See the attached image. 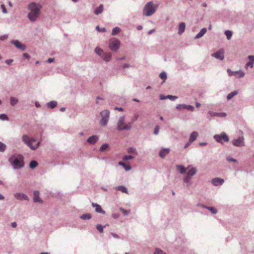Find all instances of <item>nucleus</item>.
<instances>
[{"instance_id": "b1692460", "label": "nucleus", "mask_w": 254, "mask_h": 254, "mask_svg": "<svg viewBox=\"0 0 254 254\" xmlns=\"http://www.w3.org/2000/svg\"><path fill=\"white\" fill-rule=\"evenodd\" d=\"M206 32V29L204 28L195 37V39H198L201 37Z\"/></svg>"}, {"instance_id": "9d476101", "label": "nucleus", "mask_w": 254, "mask_h": 254, "mask_svg": "<svg viewBox=\"0 0 254 254\" xmlns=\"http://www.w3.org/2000/svg\"><path fill=\"white\" fill-rule=\"evenodd\" d=\"M196 173V169L194 168L190 169L187 173V176L184 179L185 183H188L189 182L191 178Z\"/></svg>"}, {"instance_id": "e433bc0d", "label": "nucleus", "mask_w": 254, "mask_h": 254, "mask_svg": "<svg viewBox=\"0 0 254 254\" xmlns=\"http://www.w3.org/2000/svg\"><path fill=\"white\" fill-rule=\"evenodd\" d=\"M109 147V145L107 143H104L100 147V150L101 151V152H103V151H105V150H106Z\"/></svg>"}, {"instance_id": "603ef678", "label": "nucleus", "mask_w": 254, "mask_h": 254, "mask_svg": "<svg viewBox=\"0 0 254 254\" xmlns=\"http://www.w3.org/2000/svg\"><path fill=\"white\" fill-rule=\"evenodd\" d=\"M185 104H179L177 106L176 108L179 110H181L185 108Z\"/></svg>"}, {"instance_id": "bf43d9fd", "label": "nucleus", "mask_w": 254, "mask_h": 254, "mask_svg": "<svg viewBox=\"0 0 254 254\" xmlns=\"http://www.w3.org/2000/svg\"><path fill=\"white\" fill-rule=\"evenodd\" d=\"M120 215L118 213H113L112 214V217L115 219H117L119 218Z\"/></svg>"}, {"instance_id": "4c0bfd02", "label": "nucleus", "mask_w": 254, "mask_h": 254, "mask_svg": "<svg viewBox=\"0 0 254 254\" xmlns=\"http://www.w3.org/2000/svg\"><path fill=\"white\" fill-rule=\"evenodd\" d=\"M80 218L83 220L89 219L91 218V215L90 214H85L81 215Z\"/></svg>"}, {"instance_id": "393cba45", "label": "nucleus", "mask_w": 254, "mask_h": 254, "mask_svg": "<svg viewBox=\"0 0 254 254\" xmlns=\"http://www.w3.org/2000/svg\"><path fill=\"white\" fill-rule=\"evenodd\" d=\"M95 52L101 57H102L103 55L104 54V52H103V50L99 48V47L95 48Z\"/></svg>"}, {"instance_id": "2eb2a0df", "label": "nucleus", "mask_w": 254, "mask_h": 254, "mask_svg": "<svg viewBox=\"0 0 254 254\" xmlns=\"http://www.w3.org/2000/svg\"><path fill=\"white\" fill-rule=\"evenodd\" d=\"M11 43L14 45L16 48L21 49L22 51H24L25 49V46L17 40H12Z\"/></svg>"}, {"instance_id": "9b49d317", "label": "nucleus", "mask_w": 254, "mask_h": 254, "mask_svg": "<svg viewBox=\"0 0 254 254\" xmlns=\"http://www.w3.org/2000/svg\"><path fill=\"white\" fill-rule=\"evenodd\" d=\"M212 56L219 60H223L224 59V51L223 50H219L216 53L212 54Z\"/></svg>"}, {"instance_id": "f704fd0d", "label": "nucleus", "mask_w": 254, "mask_h": 254, "mask_svg": "<svg viewBox=\"0 0 254 254\" xmlns=\"http://www.w3.org/2000/svg\"><path fill=\"white\" fill-rule=\"evenodd\" d=\"M121 31V29L118 27L114 28L112 32V34L113 35H115L118 33H119Z\"/></svg>"}, {"instance_id": "3c124183", "label": "nucleus", "mask_w": 254, "mask_h": 254, "mask_svg": "<svg viewBox=\"0 0 254 254\" xmlns=\"http://www.w3.org/2000/svg\"><path fill=\"white\" fill-rule=\"evenodd\" d=\"M120 210L122 211V212L123 213V214L125 215H127L129 213V211L127 210H125L122 208H120Z\"/></svg>"}, {"instance_id": "20e7f679", "label": "nucleus", "mask_w": 254, "mask_h": 254, "mask_svg": "<svg viewBox=\"0 0 254 254\" xmlns=\"http://www.w3.org/2000/svg\"><path fill=\"white\" fill-rule=\"evenodd\" d=\"M9 161L15 169L20 168L24 165L21 156H12L9 159Z\"/></svg>"}, {"instance_id": "a19ab883", "label": "nucleus", "mask_w": 254, "mask_h": 254, "mask_svg": "<svg viewBox=\"0 0 254 254\" xmlns=\"http://www.w3.org/2000/svg\"><path fill=\"white\" fill-rule=\"evenodd\" d=\"M227 71L230 76L236 75V71H233L230 68H228Z\"/></svg>"}, {"instance_id": "ea45409f", "label": "nucleus", "mask_w": 254, "mask_h": 254, "mask_svg": "<svg viewBox=\"0 0 254 254\" xmlns=\"http://www.w3.org/2000/svg\"><path fill=\"white\" fill-rule=\"evenodd\" d=\"M5 148L6 145L1 142H0V151L3 152L5 150Z\"/></svg>"}, {"instance_id": "13d9d810", "label": "nucleus", "mask_w": 254, "mask_h": 254, "mask_svg": "<svg viewBox=\"0 0 254 254\" xmlns=\"http://www.w3.org/2000/svg\"><path fill=\"white\" fill-rule=\"evenodd\" d=\"M1 7L2 8V12L3 13H6L7 12V10H6V9L4 6V5L3 4H1Z\"/></svg>"}, {"instance_id": "bb28decb", "label": "nucleus", "mask_w": 254, "mask_h": 254, "mask_svg": "<svg viewBox=\"0 0 254 254\" xmlns=\"http://www.w3.org/2000/svg\"><path fill=\"white\" fill-rule=\"evenodd\" d=\"M57 105V102L56 101H50V102H49L48 104H47V106L49 108H54L55 107H56Z\"/></svg>"}, {"instance_id": "864d4df0", "label": "nucleus", "mask_w": 254, "mask_h": 254, "mask_svg": "<svg viewBox=\"0 0 254 254\" xmlns=\"http://www.w3.org/2000/svg\"><path fill=\"white\" fill-rule=\"evenodd\" d=\"M138 118V115H134V116H133L132 119V122H131V124L134 122H135L137 120Z\"/></svg>"}, {"instance_id": "473e14b6", "label": "nucleus", "mask_w": 254, "mask_h": 254, "mask_svg": "<svg viewBox=\"0 0 254 254\" xmlns=\"http://www.w3.org/2000/svg\"><path fill=\"white\" fill-rule=\"evenodd\" d=\"M244 75H245V73L243 71H242L241 70H240L239 71H236V76L237 78L243 77L244 76Z\"/></svg>"}, {"instance_id": "c85d7f7f", "label": "nucleus", "mask_w": 254, "mask_h": 254, "mask_svg": "<svg viewBox=\"0 0 254 254\" xmlns=\"http://www.w3.org/2000/svg\"><path fill=\"white\" fill-rule=\"evenodd\" d=\"M103 6L102 5H100L98 7H97L95 10L94 12L96 15H98L99 14L101 13L103 11Z\"/></svg>"}, {"instance_id": "37998d69", "label": "nucleus", "mask_w": 254, "mask_h": 254, "mask_svg": "<svg viewBox=\"0 0 254 254\" xmlns=\"http://www.w3.org/2000/svg\"><path fill=\"white\" fill-rule=\"evenodd\" d=\"M97 229L100 232L103 233V227L100 225L98 224L96 226Z\"/></svg>"}, {"instance_id": "de8ad7c7", "label": "nucleus", "mask_w": 254, "mask_h": 254, "mask_svg": "<svg viewBox=\"0 0 254 254\" xmlns=\"http://www.w3.org/2000/svg\"><path fill=\"white\" fill-rule=\"evenodd\" d=\"M226 160L228 162H237V160L233 158H232L231 157H230V156H228L226 158Z\"/></svg>"}, {"instance_id": "680f3d73", "label": "nucleus", "mask_w": 254, "mask_h": 254, "mask_svg": "<svg viewBox=\"0 0 254 254\" xmlns=\"http://www.w3.org/2000/svg\"><path fill=\"white\" fill-rule=\"evenodd\" d=\"M13 62V60H7L5 61V63L7 64H10Z\"/></svg>"}, {"instance_id": "dca6fc26", "label": "nucleus", "mask_w": 254, "mask_h": 254, "mask_svg": "<svg viewBox=\"0 0 254 254\" xmlns=\"http://www.w3.org/2000/svg\"><path fill=\"white\" fill-rule=\"evenodd\" d=\"M91 204L93 207L95 208L96 212L98 213H102L104 214L105 213V212L104 210H103V209L101 208V206L100 205L93 202H92Z\"/></svg>"}, {"instance_id": "8fccbe9b", "label": "nucleus", "mask_w": 254, "mask_h": 254, "mask_svg": "<svg viewBox=\"0 0 254 254\" xmlns=\"http://www.w3.org/2000/svg\"><path fill=\"white\" fill-rule=\"evenodd\" d=\"M167 99H169L171 100H175L178 98L177 96H172V95H168L167 96Z\"/></svg>"}, {"instance_id": "6ab92c4d", "label": "nucleus", "mask_w": 254, "mask_h": 254, "mask_svg": "<svg viewBox=\"0 0 254 254\" xmlns=\"http://www.w3.org/2000/svg\"><path fill=\"white\" fill-rule=\"evenodd\" d=\"M98 139V136L93 135L88 138L87 141L89 143L94 144L97 141Z\"/></svg>"}, {"instance_id": "5fc2aeb1", "label": "nucleus", "mask_w": 254, "mask_h": 254, "mask_svg": "<svg viewBox=\"0 0 254 254\" xmlns=\"http://www.w3.org/2000/svg\"><path fill=\"white\" fill-rule=\"evenodd\" d=\"M160 127L158 126H157L155 127L154 133L155 134H157L158 133Z\"/></svg>"}, {"instance_id": "79ce46f5", "label": "nucleus", "mask_w": 254, "mask_h": 254, "mask_svg": "<svg viewBox=\"0 0 254 254\" xmlns=\"http://www.w3.org/2000/svg\"><path fill=\"white\" fill-rule=\"evenodd\" d=\"M134 157L132 155H126L123 157V160L127 161V160L132 159Z\"/></svg>"}, {"instance_id": "f3484780", "label": "nucleus", "mask_w": 254, "mask_h": 254, "mask_svg": "<svg viewBox=\"0 0 254 254\" xmlns=\"http://www.w3.org/2000/svg\"><path fill=\"white\" fill-rule=\"evenodd\" d=\"M33 200L35 202H42V200H41L40 197H39V192L38 191H35L34 192V197H33Z\"/></svg>"}, {"instance_id": "4d7b16f0", "label": "nucleus", "mask_w": 254, "mask_h": 254, "mask_svg": "<svg viewBox=\"0 0 254 254\" xmlns=\"http://www.w3.org/2000/svg\"><path fill=\"white\" fill-rule=\"evenodd\" d=\"M248 59L250 60L249 61L252 62L254 63V56H253V55L249 56Z\"/></svg>"}, {"instance_id": "0e129e2a", "label": "nucleus", "mask_w": 254, "mask_h": 254, "mask_svg": "<svg viewBox=\"0 0 254 254\" xmlns=\"http://www.w3.org/2000/svg\"><path fill=\"white\" fill-rule=\"evenodd\" d=\"M115 110H118L119 111H122L123 110V108L121 107H120V108L115 107Z\"/></svg>"}, {"instance_id": "aec40b11", "label": "nucleus", "mask_w": 254, "mask_h": 254, "mask_svg": "<svg viewBox=\"0 0 254 254\" xmlns=\"http://www.w3.org/2000/svg\"><path fill=\"white\" fill-rule=\"evenodd\" d=\"M197 136H198V133L197 132H196V131L192 132L190 136V139H189L190 142H192L193 141H194L196 139Z\"/></svg>"}, {"instance_id": "f8f14e48", "label": "nucleus", "mask_w": 254, "mask_h": 254, "mask_svg": "<svg viewBox=\"0 0 254 254\" xmlns=\"http://www.w3.org/2000/svg\"><path fill=\"white\" fill-rule=\"evenodd\" d=\"M224 183V180L220 178H215L211 180V183L215 186H221Z\"/></svg>"}, {"instance_id": "7c9ffc66", "label": "nucleus", "mask_w": 254, "mask_h": 254, "mask_svg": "<svg viewBox=\"0 0 254 254\" xmlns=\"http://www.w3.org/2000/svg\"><path fill=\"white\" fill-rule=\"evenodd\" d=\"M232 32L230 30H227L225 31V34L226 36L227 39L230 40L232 36Z\"/></svg>"}, {"instance_id": "1a4fd4ad", "label": "nucleus", "mask_w": 254, "mask_h": 254, "mask_svg": "<svg viewBox=\"0 0 254 254\" xmlns=\"http://www.w3.org/2000/svg\"><path fill=\"white\" fill-rule=\"evenodd\" d=\"M232 143L236 147L244 146L245 145L244 138L243 136H239L238 138L233 139Z\"/></svg>"}, {"instance_id": "e2e57ef3", "label": "nucleus", "mask_w": 254, "mask_h": 254, "mask_svg": "<svg viewBox=\"0 0 254 254\" xmlns=\"http://www.w3.org/2000/svg\"><path fill=\"white\" fill-rule=\"evenodd\" d=\"M23 57L25 58V59H28L29 58V56L28 54L27 53H24L23 54Z\"/></svg>"}, {"instance_id": "ddd939ff", "label": "nucleus", "mask_w": 254, "mask_h": 254, "mask_svg": "<svg viewBox=\"0 0 254 254\" xmlns=\"http://www.w3.org/2000/svg\"><path fill=\"white\" fill-rule=\"evenodd\" d=\"M209 114L211 117H218L220 118H225L227 114L224 112L217 113L213 111H209Z\"/></svg>"}, {"instance_id": "a878e982", "label": "nucleus", "mask_w": 254, "mask_h": 254, "mask_svg": "<svg viewBox=\"0 0 254 254\" xmlns=\"http://www.w3.org/2000/svg\"><path fill=\"white\" fill-rule=\"evenodd\" d=\"M118 164L119 165L123 166L126 171H129L131 169L129 165H127L122 162H119Z\"/></svg>"}, {"instance_id": "6e6d98bb", "label": "nucleus", "mask_w": 254, "mask_h": 254, "mask_svg": "<svg viewBox=\"0 0 254 254\" xmlns=\"http://www.w3.org/2000/svg\"><path fill=\"white\" fill-rule=\"evenodd\" d=\"M127 152L129 153H133L135 152V148L132 147H130L128 149Z\"/></svg>"}, {"instance_id": "a211bd4d", "label": "nucleus", "mask_w": 254, "mask_h": 254, "mask_svg": "<svg viewBox=\"0 0 254 254\" xmlns=\"http://www.w3.org/2000/svg\"><path fill=\"white\" fill-rule=\"evenodd\" d=\"M170 152V149L165 148L160 151L159 156L161 158H164Z\"/></svg>"}, {"instance_id": "58836bf2", "label": "nucleus", "mask_w": 254, "mask_h": 254, "mask_svg": "<svg viewBox=\"0 0 254 254\" xmlns=\"http://www.w3.org/2000/svg\"><path fill=\"white\" fill-rule=\"evenodd\" d=\"M159 77L162 79H163L164 81L167 78V74H166V72H162L160 74Z\"/></svg>"}, {"instance_id": "4468645a", "label": "nucleus", "mask_w": 254, "mask_h": 254, "mask_svg": "<svg viewBox=\"0 0 254 254\" xmlns=\"http://www.w3.org/2000/svg\"><path fill=\"white\" fill-rule=\"evenodd\" d=\"M14 196L15 198L18 200H28V196L22 193H16L14 194Z\"/></svg>"}, {"instance_id": "c756f323", "label": "nucleus", "mask_w": 254, "mask_h": 254, "mask_svg": "<svg viewBox=\"0 0 254 254\" xmlns=\"http://www.w3.org/2000/svg\"><path fill=\"white\" fill-rule=\"evenodd\" d=\"M10 104L12 106H14L18 103V99L15 97H11L10 98Z\"/></svg>"}, {"instance_id": "7ed1b4c3", "label": "nucleus", "mask_w": 254, "mask_h": 254, "mask_svg": "<svg viewBox=\"0 0 254 254\" xmlns=\"http://www.w3.org/2000/svg\"><path fill=\"white\" fill-rule=\"evenodd\" d=\"M157 6L152 1L148 2L144 8L143 14L147 16L152 15L156 11Z\"/></svg>"}, {"instance_id": "6e6552de", "label": "nucleus", "mask_w": 254, "mask_h": 254, "mask_svg": "<svg viewBox=\"0 0 254 254\" xmlns=\"http://www.w3.org/2000/svg\"><path fill=\"white\" fill-rule=\"evenodd\" d=\"M110 112L108 110H104L101 112V120L100 124L101 126H105L107 125L109 118Z\"/></svg>"}, {"instance_id": "f257e3e1", "label": "nucleus", "mask_w": 254, "mask_h": 254, "mask_svg": "<svg viewBox=\"0 0 254 254\" xmlns=\"http://www.w3.org/2000/svg\"><path fill=\"white\" fill-rule=\"evenodd\" d=\"M42 5L40 3L32 2L28 5V9L30 12L28 17L31 21H35L41 14V9Z\"/></svg>"}, {"instance_id": "5701e85b", "label": "nucleus", "mask_w": 254, "mask_h": 254, "mask_svg": "<svg viewBox=\"0 0 254 254\" xmlns=\"http://www.w3.org/2000/svg\"><path fill=\"white\" fill-rule=\"evenodd\" d=\"M238 93V91L236 90V91H234L230 93H229L227 96V99L228 100H230V99H231L234 96H236V95H237Z\"/></svg>"}, {"instance_id": "423d86ee", "label": "nucleus", "mask_w": 254, "mask_h": 254, "mask_svg": "<svg viewBox=\"0 0 254 254\" xmlns=\"http://www.w3.org/2000/svg\"><path fill=\"white\" fill-rule=\"evenodd\" d=\"M214 139L218 142L223 144L224 142H228L229 138L225 132H222L219 134H215L213 136Z\"/></svg>"}, {"instance_id": "f03ea898", "label": "nucleus", "mask_w": 254, "mask_h": 254, "mask_svg": "<svg viewBox=\"0 0 254 254\" xmlns=\"http://www.w3.org/2000/svg\"><path fill=\"white\" fill-rule=\"evenodd\" d=\"M22 140L32 150H35L39 146V142H37L35 139L33 138H30L27 135H24L22 136Z\"/></svg>"}, {"instance_id": "338daca9", "label": "nucleus", "mask_w": 254, "mask_h": 254, "mask_svg": "<svg viewBox=\"0 0 254 254\" xmlns=\"http://www.w3.org/2000/svg\"><path fill=\"white\" fill-rule=\"evenodd\" d=\"M54 61V59H52V58H49L48 60V63H52V62Z\"/></svg>"}, {"instance_id": "69168bd1", "label": "nucleus", "mask_w": 254, "mask_h": 254, "mask_svg": "<svg viewBox=\"0 0 254 254\" xmlns=\"http://www.w3.org/2000/svg\"><path fill=\"white\" fill-rule=\"evenodd\" d=\"M11 226H12V227L15 228L16 227V226H17V224H16V222H13L11 224Z\"/></svg>"}, {"instance_id": "c03bdc74", "label": "nucleus", "mask_w": 254, "mask_h": 254, "mask_svg": "<svg viewBox=\"0 0 254 254\" xmlns=\"http://www.w3.org/2000/svg\"><path fill=\"white\" fill-rule=\"evenodd\" d=\"M154 254H166L161 250H160L159 249H156L154 252Z\"/></svg>"}, {"instance_id": "72a5a7b5", "label": "nucleus", "mask_w": 254, "mask_h": 254, "mask_svg": "<svg viewBox=\"0 0 254 254\" xmlns=\"http://www.w3.org/2000/svg\"><path fill=\"white\" fill-rule=\"evenodd\" d=\"M117 189V190H120L123 192H125L126 193H128L127 189L124 186H119Z\"/></svg>"}, {"instance_id": "0eeeda50", "label": "nucleus", "mask_w": 254, "mask_h": 254, "mask_svg": "<svg viewBox=\"0 0 254 254\" xmlns=\"http://www.w3.org/2000/svg\"><path fill=\"white\" fill-rule=\"evenodd\" d=\"M120 46V42L119 40L116 38H112L110 39L109 44L110 49L113 51H117Z\"/></svg>"}, {"instance_id": "09e8293b", "label": "nucleus", "mask_w": 254, "mask_h": 254, "mask_svg": "<svg viewBox=\"0 0 254 254\" xmlns=\"http://www.w3.org/2000/svg\"><path fill=\"white\" fill-rule=\"evenodd\" d=\"M253 66H254V63L252 62H248L246 65H245V68H247V67L248 66H250L251 68L253 67Z\"/></svg>"}, {"instance_id": "2f4dec72", "label": "nucleus", "mask_w": 254, "mask_h": 254, "mask_svg": "<svg viewBox=\"0 0 254 254\" xmlns=\"http://www.w3.org/2000/svg\"><path fill=\"white\" fill-rule=\"evenodd\" d=\"M177 168L180 171L181 174H184L186 172V169L183 165H177Z\"/></svg>"}, {"instance_id": "39448f33", "label": "nucleus", "mask_w": 254, "mask_h": 254, "mask_svg": "<svg viewBox=\"0 0 254 254\" xmlns=\"http://www.w3.org/2000/svg\"><path fill=\"white\" fill-rule=\"evenodd\" d=\"M118 129L120 130H129L131 127V123H129L128 124H126L125 122V117H121L117 123Z\"/></svg>"}, {"instance_id": "cd10ccee", "label": "nucleus", "mask_w": 254, "mask_h": 254, "mask_svg": "<svg viewBox=\"0 0 254 254\" xmlns=\"http://www.w3.org/2000/svg\"><path fill=\"white\" fill-rule=\"evenodd\" d=\"M207 210H209L212 214H215L217 213V209L212 206H207Z\"/></svg>"}, {"instance_id": "412c9836", "label": "nucleus", "mask_w": 254, "mask_h": 254, "mask_svg": "<svg viewBox=\"0 0 254 254\" xmlns=\"http://www.w3.org/2000/svg\"><path fill=\"white\" fill-rule=\"evenodd\" d=\"M185 28H186L185 23L184 22L181 23L179 26L178 33L180 35L182 34L185 31Z\"/></svg>"}, {"instance_id": "c9c22d12", "label": "nucleus", "mask_w": 254, "mask_h": 254, "mask_svg": "<svg viewBox=\"0 0 254 254\" xmlns=\"http://www.w3.org/2000/svg\"><path fill=\"white\" fill-rule=\"evenodd\" d=\"M38 166V163L36 161H32L29 165L31 169H34Z\"/></svg>"}, {"instance_id": "052dcab7", "label": "nucleus", "mask_w": 254, "mask_h": 254, "mask_svg": "<svg viewBox=\"0 0 254 254\" xmlns=\"http://www.w3.org/2000/svg\"><path fill=\"white\" fill-rule=\"evenodd\" d=\"M160 100H165V99H167V96H165L162 94H161L160 95Z\"/></svg>"}, {"instance_id": "774afa93", "label": "nucleus", "mask_w": 254, "mask_h": 254, "mask_svg": "<svg viewBox=\"0 0 254 254\" xmlns=\"http://www.w3.org/2000/svg\"><path fill=\"white\" fill-rule=\"evenodd\" d=\"M191 143V142H190V141H189L188 143H187L185 145V148H187V147H188L190 145V144Z\"/></svg>"}, {"instance_id": "a18cd8bd", "label": "nucleus", "mask_w": 254, "mask_h": 254, "mask_svg": "<svg viewBox=\"0 0 254 254\" xmlns=\"http://www.w3.org/2000/svg\"><path fill=\"white\" fill-rule=\"evenodd\" d=\"M184 109H186L188 110H190V111H193L194 110V107L191 105H185V108Z\"/></svg>"}, {"instance_id": "49530a36", "label": "nucleus", "mask_w": 254, "mask_h": 254, "mask_svg": "<svg viewBox=\"0 0 254 254\" xmlns=\"http://www.w3.org/2000/svg\"><path fill=\"white\" fill-rule=\"evenodd\" d=\"M0 119L1 120H8V117L5 114H0Z\"/></svg>"}, {"instance_id": "4be33fe9", "label": "nucleus", "mask_w": 254, "mask_h": 254, "mask_svg": "<svg viewBox=\"0 0 254 254\" xmlns=\"http://www.w3.org/2000/svg\"><path fill=\"white\" fill-rule=\"evenodd\" d=\"M111 53H105L102 56V58L104 59V60L106 62H108L110 60L111 58Z\"/></svg>"}]
</instances>
